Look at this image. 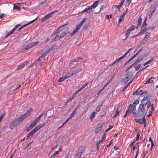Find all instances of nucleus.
<instances>
[{
	"instance_id": "f257e3e1",
	"label": "nucleus",
	"mask_w": 158,
	"mask_h": 158,
	"mask_svg": "<svg viewBox=\"0 0 158 158\" xmlns=\"http://www.w3.org/2000/svg\"><path fill=\"white\" fill-rule=\"evenodd\" d=\"M32 111V109H30L25 114L22 115L19 117L15 119L10 124V128L11 129H13L21 123L24 119L28 116L30 113Z\"/></svg>"
},
{
	"instance_id": "f03ea898",
	"label": "nucleus",
	"mask_w": 158,
	"mask_h": 158,
	"mask_svg": "<svg viewBox=\"0 0 158 158\" xmlns=\"http://www.w3.org/2000/svg\"><path fill=\"white\" fill-rule=\"evenodd\" d=\"M61 27H60L56 31L57 33L54 39V41H56L60 38L64 37L67 33L68 31L67 28L64 27L61 29Z\"/></svg>"
},
{
	"instance_id": "7ed1b4c3",
	"label": "nucleus",
	"mask_w": 158,
	"mask_h": 158,
	"mask_svg": "<svg viewBox=\"0 0 158 158\" xmlns=\"http://www.w3.org/2000/svg\"><path fill=\"white\" fill-rule=\"evenodd\" d=\"M150 96L149 94L145 95L143 99L141 101L142 104L145 106L147 105V108H149L151 106V102L150 101Z\"/></svg>"
},
{
	"instance_id": "20e7f679",
	"label": "nucleus",
	"mask_w": 158,
	"mask_h": 158,
	"mask_svg": "<svg viewBox=\"0 0 158 158\" xmlns=\"http://www.w3.org/2000/svg\"><path fill=\"white\" fill-rule=\"evenodd\" d=\"M144 106H145L142 104L139 105L137 111V112L139 115L140 116L144 115H146L147 113L148 110V109L146 110V109L145 110Z\"/></svg>"
},
{
	"instance_id": "39448f33",
	"label": "nucleus",
	"mask_w": 158,
	"mask_h": 158,
	"mask_svg": "<svg viewBox=\"0 0 158 158\" xmlns=\"http://www.w3.org/2000/svg\"><path fill=\"white\" fill-rule=\"evenodd\" d=\"M132 74L133 73L132 72H127L125 74L122 79V82L125 84L127 83L132 77Z\"/></svg>"
},
{
	"instance_id": "423d86ee",
	"label": "nucleus",
	"mask_w": 158,
	"mask_h": 158,
	"mask_svg": "<svg viewBox=\"0 0 158 158\" xmlns=\"http://www.w3.org/2000/svg\"><path fill=\"white\" fill-rule=\"evenodd\" d=\"M39 43V41H37L36 42H31L27 45H24L22 49L24 50H28L37 45Z\"/></svg>"
},
{
	"instance_id": "0eeeda50",
	"label": "nucleus",
	"mask_w": 158,
	"mask_h": 158,
	"mask_svg": "<svg viewBox=\"0 0 158 158\" xmlns=\"http://www.w3.org/2000/svg\"><path fill=\"white\" fill-rule=\"evenodd\" d=\"M100 1V0L96 1H95L93 5L89 6L88 7V8H86L85 9H87V12L90 13L92 10V8L94 9L96 8L98 5V3Z\"/></svg>"
},
{
	"instance_id": "6e6552de",
	"label": "nucleus",
	"mask_w": 158,
	"mask_h": 158,
	"mask_svg": "<svg viewBox=\"0 0 158 158\" xmlns=\"http://www.w3.org/2000/svg\"><path fill=\"white\" fill-rule=\"evenodd\" d=\"M104 124V122H100L98 123L95 130V132L96 134L99 132L103 127Z\"/></svg>"
},
{
	"instance_id": "1a4fd4ad",
	"label": "nucleus",
	"mask_w": 158,
	"mask_h": 158,
	"mask_svg": "<svg viewBox=\"0 0 158 158\" xmlns=\"http://www.w3.org/2000/svg\"><path fill=\"white\" fill-rule=\"evenodd\" d=\"M56 11H54L46 15L45 16L43 17L42 19V22L45 21L46 20L52 17L53 14L56 12Z\"/></svg>"
},
{
	"instance_id": "9d476101",
	"label": "nucleus",
	"mask_w": 158,
	"mask_h": 158,
	"mask_svg": "<svg viewBox=\"0 0 158 158\" xmlns=\"http://www.w3.org/2000/svg\"><path fill=\"white\" fill-rule=\"evenodd\" d=\"M147 93V92L145 91H143L142 90H138V89L134 92L132 94L133 95L136 94V95H142L146 94Z\"/></svg>"
},
{
	"instance_id": "9b49d317",
	"label": "nucleus",
	"mask_w": 158,
	"mask_h": 158,
	"mask_svg": "<svg viewBox=\"0 0 158 158\" xmlns=\"http://www.w3.org/2000/svg\"><path fill=\"white\" fill-rule=\"evenodd\" d=\"M136 110V108L135 106L132 107L131 104H130L128 107V111L129 112L133 114H135L136 113L135 111Z\"/></svg>"
},
{
	"instance_id": "f8f14e48",
	"label": "nucleus",
	"mask_w": 158,
	"mask_h": 158,
	"mask_svg": "<svg viewBox=\"0 0 158 158\" xmlns=\"http://www.w3.org/2000/svg\"><path fill=\"white\" fill-rule=\"evenodd\" d=\"M135 26L133 24H131L128 29L127 31L126 36V38L125 39H127V35L130 33V32L133 30L135 29Z\"/></svg>"
},
{
	"instance_id": "ddd939ff",
	"label": "nucleus",
	"mask_w": 158,
	"mask_h": 158,
	"mask_svg": "<svg viewBox=\"0 0 158 158\" xmlns=\"http://www.w3.org/2000/svg\"><path fill=\"white\" fill-rule=\"evenodd\" d=\"M37 123L34 120H33L32 123L27 128L26 131H30L33 128L35 127Z\"/></svg>"
},
{
	"instance_id": "4468645a",
	"label": "nucleus",
	"mask_w": 158,
	"mask_h": 158,
	"mask_svg": "<svg viewBox=\"0 0 158 158\" xmlns=\"http://www.w3.org/2000/svg\"><path fill=\"white\" fill-rule=\"evenodd\" d=\"M143 59V57H140L138 58L136 60V61H135V62L134 63H133L131 65H130V66L128 68V69L131 68L133 66L135 65H136L138 63H139Z\"/></svg>"
},
{
	"instance_id": "2eb2a0df",
	"label": "nucleus",
	"mask_w": 158,
	"mask_h": 158,
	"mask_svg": "<svg viewBox=\"0 0 158 158\" xmlns=\"http://www.w3.org/2000/svg\"><path fill=\"white\" fill-rule=\"evenodd\" d=\"M28 63L27 61H25L23 63L19 65L16 69V70H18L21 69L23 68Z\"/></svg>"
},
{
	"instance_id": "dca6fc26",
	"label": "nucleus",
	"mask_w": 158,
	"mask_h": 158,
	"mask_svg": "<svg viewBox=\"0 0 158 158\" xmlns=\"http://www.w3.org/2000/svg\"><path fill=\"white\" fill-rule=\"evenodd\" d=\"M79 59V58H77L76 59L72 60L69 62L70 66L73 67L74 66V65L76 64H74V63L78 61Z\"/></svg>"
},
{
	"instance_id": "f3484780",
	"label": "nucleus",
	"mask_w": 158,
	"mask_h": 158,
	"mask_svg": "<svg viewBox=\"0 0 158 158\" xmlns=\"http://www.w3.org/2000/svg\"><path fill=\"white\" fill-rule=\"evenodd\" d=\"M136 121L139 123H146V120L145 117H143L142 119H138L136 120Z\"/></svg>"
},
{
	"instance_id": "a211bd4d",
	"label": "nucleus",
	"mask_w": 158,
	"mask_h": 158,
	"mask_svg": "<svg viewBox=\"0 0 158 158\" xmlns=\"http://www.w3.org/2000/svg\"><path fill=\"white\" fill-rule=\"evenodd\" d=\"M84 151V149H83L82 150H79L78 152V153L76 155L75 158H80L81 157V155L83 152Z\"/></svg>"
},
{
	"instance_id": "6ab92c4d",
	"label": "nucleus",
	"mask_w": 158,
	"mask_h": 158,
	"mask_svg": "<svg viewBox=\"0 0 158 158\" xmlns=\"http://www.w3.org/2000/svg\"><path fill=\"white\" fill-rule=\"evenodd\" d=\"M36 19H37V18H36L35 19H34L33 20H32V21H31L30 22H29L27 23V24H26L24 25H23V26H22L20 28H19V30H18L19 31H20L22 29V28H23V27H26L29 24H31V23H32Z\"/></svg>"
},
{
	"instance_id": "aec40b11",
	"label": "nucleus",
	"mask_w": 158,
	"mask_h": 158,
	"mask_svg": "<svg viewBox=\"0 0 158 158\" xmlns=\"http://www.w3.org/2000/svg\"><path fill=\"white\" fill-rule=\"evenodd\" d=\"M126 56L124 55V54L122 56L120 57L119 58H118V59H116L114 60V62H113V64H114L120 61L121 59H122L124 57H125Z\"/></svg>"
},
{
	"instance_id": "412c9836",
	"label": "nucleus",
	"mask_w": 158,
	"mask_h": 158,
	"mask_svg": "<svg viewBox=\"0 0 158 158\" xmlns=\"http://www.w3.org/2000/svg\"><path fill=\"white\" fill-rule=\"evenodd\" d=\"M142 20V19L141 18V16H140L138 19V23L137 24V26L136 27V28L137 29L139 28L141 25Z\"/></svg>"
},
{
	"instance_id": "4be33fe9",
	"label": "nucleus",
	"mask_w": 158,
	"mask_h": 158,
	"mask_svg": "<svg viewBox=\"0 0 158 158\" xmlns=\"http://www.w3.org/2000/svg\"><path fill=\"white\" fill-rule=\"evenodd\" d=\"M140 50H139L132 57H131L126 63V64H127L130 61L132 60L133 59H134L136 57V56L139 54V53L140 52Z\"/></svg>"
},
{
	"instance_id": "5701e85b",
	"label": "nucleus",
	"mask_w": 158,
	"mask_h": 158,
	"mask_svg": "<svg viewBox=\"0 0 158 158\" xmlns=\"http://www.w3.org/2000/svg\"><path fill=\"white\" fill-rule=\"evenodd\" d=\"M88 85V83H86L85 84L83 85L82 87L79 89H78L77 90L76 92V94L78 93L79 91L81 90L82 89L85 88Z\"/></svg>"
},
{
	"instance_id": "b1692460",
	"label": "nucleus",
	"mask_w": 158,
	"mask_h": 158,
	"mask_svg": "<svg viewBox=\"0 0 158 158\" xmlns=\"http://www.w3.org/2000/svg\"><path fill=\"white\" fill-rule=\"evenodd\" d=\"M119 108H120V106H118L117 109L116 110V112L113 115L114 117L115 118L119 114L120 111L119 110Z\"/></svg>"
},
{
	"instance_id": "393cba45",
	"label": "nucleus",
	"mask_w": 158,
	"mask_h": 158,
	"mask_svg": "<svg viewBox=\"0 0 158 158\" xmlns=\"http://www.w3.org/2000/svg\"><path fill=\"white\" fill-rule=\"evenodd\" d=\"M16 29L14 27V28L11 30V31H10L8 34H7L5 36L6 37H8V36H10V35H11V34L13 33L16 30Z\"/></svg>"
},
{
	"instance_id": "a878e982",
	"label": "nucleus",
	"mask_w": 158,
	"mask_h": 158,
	"mask_svg": "<svg viewBox=\"0 0 158 158\" xmlns=\"http://www.w3.org/2000/svg\"><path fill=\"white\" fill-rule=\"evenodd\" d=\"M16 29L14 27V28L11 30V31H10L8 34H7L5 36L6 37H8V36H10V35H11V34L13 33L16 30Z\"/></svg>"
},
{
	"instance_id": "bb28decb",
	"label": "nucleus",
	"mask_w": 158,
	"mask_h": 158,
	"mask_svg": "<svg viewBox=\"0 0 158 158\" xmlns=\"http://www.w3.org/2000/svg\"><path fill=\"white\" fill-rule=\"evenodd\" d=\"M146 20H147V18H146L145 19V20H144L143 23L141 27V29H143V28L146 29L145 28L147 25V24L146 23Z\"/></svg>"
},
{
	"instance_id": "cd10ccee",
	"label": "nucleus",
	"mask_w": 158,
	"mask_h": 158,
	"mask_svg": "<svg viewBox=\"0 0 158 158\" xmlns=\"http://www.w3.org/2000/svg\"><path fill=\"white\" fill-rule=\"evenodd\" d=\"M81 69H76L72 73H71V75H72L73 76V75L76 74L78 72H81Z\"/></svg>"
},
{
	"instance_id": "c85d7f7f",
	"label": "nucleus",
	"mask_w": 158,
	"mask_h": 158,
	"mask_svg": "<svg viewBox=\"0 0 158 158\" xmlns=\"http://www.w3.org/2000/svg\"><path fill=\"white\" fill-rule=\"evenodd\" d=\"M21 3H16L14 4V9H19L20 6H21Z\"/></svg>"
},
{
	"instance_id": "c756f323",
	"label": "nucleus",
	"mask_w": 158,
	"mask_h": 158,
	"mask_svg": "<svg viewBox=\"0 0 158 158\" xmlns=\"http://www.w3.org/2000/svg\"><path fill=\"white\" fill-rule=\"evenodd\" d=\"M141 65V64L139 63H138L136 65H134L135 70L137 71L138 70Z\"/></svg>"
},
{
	"instance_id": "7c9ffc66",
	"label": "nucleus",
	"mask_w": 158,
	"mask_h": 158,
	"mask_svg": "<svg viewBox=\"0 0 158 158\" xmlns=\"http://www.w3.org/2000/svg\"><path fill=\"white\" fill-rule=\"evenodd\" d=\"M124 17V15H123L120 16L118 19V23H120L123 19Z\"/></svg>"
},
{
	"instance_id": "2f4dec72",
	"label": "nucleus",
	"mask_w": 158,
	"mask_h": 158,
	"mask_svg": "<svg viewBox=\"0 0 158 158\" xmlns=\"http://www.w3.org/2000/svg\"><path fill=\"white\" fill-rule=\"evenodd\" d=\"M35 132L33 130L31 131L28 134L27 139H28L29 138L32 136L34 133Z\"/></svg>"
},
{
	"instance_id": "473e14b6",
	"label": "nucleus",
	"mask_w": 158,
	"mask_h": 158,
	"mask_svg": "<svg viewBox=\"0 0 158 158\" xmlns=\"http://www.w3.org/2000/svg\"><path fill=\"white\" fill-rule=\"evenodd\" d=\"M147 29H148V28L141 29L140 31L139 32V34H138L137 35H141L142 34H143L144 33V32L146 31V30H147Z\"/></svg>"
},
{
	"instance_id": "72a5a7b5",
	"label": "nucleus",
	"mask_w": 158,
	"mask_h": 158,
	"mask_svg": "<svg viewBox=\"0 0 158 158\" xmlns=\"http://www.w3.org/2000/svg\"><path fill=\"white\" fill-rule=\"evenodd\" d=\"M139 101L138 100L136 99L134 100V102L133 103L132 105L133 106L135 107L139 103Z\"/></svg>"
},
{
	"instance_id": "f704fd0d",
	"label": "nucleus",
	"mask_w": 158,
	"mask_h": 158,
	"mask_svg": "<svg viewBox=\"0 0 158 158\" xmlns=\"http://www.w3.org/2000/svg\"><path fill=\"white\" fill-rule=\"evenodd\" d=\"M95 114L96 112H93L90 115L89 118L91 119V121L92 120L93 118L94 117Z\"/></svg>"
},
{
	"instance_id": "c9c22d12",
	"label": "nucleus",
	"mask_w": 158,
	"mask_h": 158,
	"mask_svg": "<svg viewBox=\"0 0 158 158\" xmlns=\"http://www.w3.org/2000/svg\"><path fill=\"white\" fill-rule=\"evenodd\" d=\"M40 128L38 126H37L35 127L32 130L35 133L36 132L38 131L40 129Z\"/></svg>"
},
{
	"instance_id": "e433bc0d",
	"label": "nucleus",
	"mask_w": 158,
	"mask_h": 158,
	"mask_svg": "<svg viewBox=\"0 0 158 158\" xmlns=\"http://www.w3.org/2000/svg\"><path fill=\"white\" fill-rule=\"evenodd\" d=\"M76 94V92L74 94H73L69 98V100L67 101L68 102L71 101L72 99L76 95V94Z\"/></svg>"
},
{
	"instance_id": "4c0bfd02",
	"label": "nucleus",
	"mask_w": 158,
	"mask_h": 158,
	"mask_svg": "<svg viewBox=\"0 0 158 158\" xmlns=\"http://www.w3.org/2000/svg\"><path fill=\"white\" fill-rule=\"evenodd\" d=\"M102 104H100L96 108V111L97 112H99L100 110V108L102 107Z\"/></svg>"
},
{
	"instance_id": "58836bf2",
	"label": "nucleus",
	"mask_w": 158,
	"mask_h": 158,
	"mask_svg": "<svg viewBox=\"0 0 158 158\" xmlns=\"http://www.w3.org/2000/svg\"><path fill=\"white\" fill-rule=\"evenodd\" d=\"M43 115V114H40L34 120L36 122L38 123L40 119V118L42 117Z\"/></svg>"
},
{
	"instance_id": "ea45409f",
	"label": "nucleus",
	"mask_w": 158,
	"mask_h": 158,
	"mask_svg": "<svg viewBox=\"0 0 158 158\" xmlns=\"http://www.w3.org/2000/svg\"><path fill=\"white\" fill-rule=\"evenodd\" d=\"M155 79L154 77H151L149 79H148L146 81L145 84H147L149 83H151V80L152 79Z\"/></svg>"
},
{
	"instance_id": "a19ab883",
	"label": "nucleus",
	"mask_w": 158,
	"mask_h": 158,
	"mask_svg": "<svg viewBox=\"0 0 158 158\" xmlns=\"http://www.w3.org/2000/svg\"><path fill=\"white\" fill-rule=\"evenodd\" d=\"M105 18L108 19L109 20H110V19H111L112 18V15H105Z\"/></svg>"
},
{
	"instance_id": "79ce46f5",
	"label": "nucleus",
	"mask_w": 158,
	"mask_h": 158,
	"mask_svg": "<svg viewBox=\"0 0 158 158\" xmlns=\"http://www.w3.org/2000/svg\"><path fill=\"white\" fill-rule=\"evenodd\" d=\"M52 50V48H50L48 49L47 50L44 52V53L46 55L50 51Z\"/></svg>"
},
{
	"instance_id": "37998d69",
	"label": "nucleus",
	"mask_w": 158,
	"mask_h": 158,
	"mask_svg": "<svg viewBox=\"0 0 158 158\" xmlns=\"http://www.w3.org/2000/svg\"><path fill=\"white\" fill-rule=\"evenodd\" d=\"M65 79H66L64 77H61L59 79L58 81L59 82H62L64 81Z\"/></svg>"
},
{
	"instance_id": "c03bdc74",
	"label": "nucleus",
	"mask_w": 158,
	"mask_h": 158,
	"mask_svg": "<svg viewBox=\"0 0 158 158\" xmlns=\"http://www.w3.org/2000/svg\"><path fill=\"white\" fill-rule=\"evenodd\" d=\"M72 76V75H71V73H69V74H65L64 77L65 78V79H67L69 77H71Z\"/></svg>"
},
{
	"instance_id": "a18cd8bd",
	"label": "nucleus",
	"mask_w": 158,
	"mask_h": 158,
	"mask_svg": "<svg viewBox=\"0 0 158 158\" xmlns=\"http://www.w3.org/2000/svg\"><path fill=\"white\" fill-rule=\"evenodd\" d=\"M148 41V37H144L143 39V43H146Z\"/></svg>"
},
{
	"instance_id": "49530a36",
	"label": "nucleus",
	"mask_w": 158,
	"mask_h": 158,
	"mask_svg": "<svg viewBox=\"0 0 158 158\" xmlns=\"http://www.w3.org/2000/svg\"><path fill=\"white\" fill-rule=\"evenodd\" d=\"M86 19V18L84 19L81 21V22L79 24L80 25V26H81L83 24L84 22H85Z\"/></svg>"
},
{
	"instance_id": "de8ad7c7",
	"label": "nucleus",
	"mask_w": 158,
	"mask_h": 158,
	"mask_svg": "<svg viewBox=\"0 0 158 158\" xmlns=\"http://www.w3.org/2000/svg\"><path fill=\"white\" fill-rule=\"evenodd\" d=\"M81 26H80V25L78 24L77 25L76 27V28L75 29V30L77 31H78L80 29L81 27Z\"/></svg>"
},
{
	"instance_id": "09e8293b",
	"label": "nucleus",
	"mask_w": 158,
	"mask_h": 158,
	"mask_svg": "<svg viewBox=\"0 0 158 158\" xmlns=\"http://www.w3.org/2000/svg\"><path fill=\"white\" fill-rule=\"evenodd\" d=\"M130 3H131V1H129V0H127L126 4L125 5V7H128L129 6Z\"/></svg>"
},
{
	"instance_id": "8fccbe9b",
	"label": "nucleus",
	"mask_w": 158,
	"mask_h": 158,
	"mask_svg": "<svg viewBox=\"0 0 158 158\" xmlns=\"http://www.w3.org/2000/svg\"><path fill=\"white\" fill-rule=\"evenodd\" d=\"M114 6L115 8H118V10L119 11L120 10V9L121 8V5H115V6Z\"/></svg>"
},
{
	"instance_id": "3c124183",
	"label": "nucleus",
	"mask_w": 158,
	"mask_h": 158,
	"mask_svg": "<svg viewBox=\"0 0 158 158\" xmlns=\"http://www.w3.org/2000/svg\"><path fill=\"white\" fill-rule=\"evenodd\" d=\"M45 125V123H43L41 124H40L37 125V126H39V127L40 128V129H41V128H42Z\"/></svg>"
},
{
	"instance_id": "603ef678",
	"label": "nucleus",
	"mask_w": 158,
	"mask_h": 158,
	"mask_svg": "<svg viewBox=\"0 0 158 158\" xmlns=\"http://www.w3.org/2000/svg\"><path fill=\"white\" fill-rule=\"evenodd\" d=\"M156 10V9L155 8H152L150 10V13L153 14L154 13V12L155 10Z\"/></svg>"
},
{
	"instance_id": "864d4df0",
	"label": "nucleus",
	"mask_w": 158,
	"mask_h": 158,
	"mask_svg": "<svg viewBox=\"0 0 158 158\" xmlns=\"http://www.w3.org/2000/svg\"><path fill=\"white\" fill-rule=\"evenodd\" d=\"M113 127V126H111V125H109V128L105 131V132H107L110 129H112Z\"/></svg>"
},
{
	"instance_id": "5fc2aeb1",
	"label": "nucleus",
	"mask_w": 158,
	"mask_h": 158,
	"mask_svg": "<svg viewBox=\"0 0 158 158\" xmlns=\"http://www.w3.org/2000/svg\"><path fill=\"white\" fill-rule=\"evenodd\" d=\"M77 109V108H76L75 110L73 111V112L72 113L71 115L73 117L76 114V113L75 112L76 110Z\"/></svg>"
},
{
	"instance_id": "6e6d98bb",
	"label": "nucleus",
	"mask_w": 158,
	"mask_h": 158,
	"mask_svg": "<svg viewBox=\"0 0 158 158\" xmlns=\"http://www.w3.org/2000/svg\"><path fill=\"white\" fill-rule=\"evenodd\" d=\"M153 60V58H151L149 60H148L146 62L147 64H149V63H150Z\"/></svg>"
},
{
	"instance_id": "4d7b16f0",
	"label": "nucleus",
	"mask_w": 158,
	"mask_h": 158,
	"mask_svg": "<svg viewBox=\"0 0 158 158\" xmlns=\"http://www.w3.org/2000/svg\"><path fill=\"white\" fill-rule=\"evenodd\" d=\"M106 135L105 134H103L102 136V139H101L103 141V140H104L106 139Z\"/></svg>"
},
{
	"instance_id": "13d9d810",
	"label": "nucleus",
	"mask_w": 158,
	"mask_h": 158,
	"mask_svg": "<svg viewBox=\"0 0 158 158\" xmlns=\"http://www.w3.org/2000/svg\"><path fill=\"white\" fill-rule=\"evenodd\" d=\"M132 49V48H130L124 54V55L126 56L127 54H128L130 51H131Z\"/></svg>"
},
{
	"instance_id": "bf43d9fd",
	"label": "nucleus",
	"mask_w": 158,
	"mask_h": 158,
	"mask_svg": "<svg viewBox=\"0 0 158 158\" xmlns=\"http://www.w3.org/2000/svg\"><path fill=\"white\" fill-rule=\"evenodd\" d=\"M40 57H39V58L38 59L35 60V63L36 64L38 63L40 60Z\"/></svg>"
},
{
	"instance_id": "052dcab7",
	"label": "nucleus",
	"mask_w": 158,
	"mask_h": 158,
	"mask_svg": "<svg viewBox=\"0 0 158 158\" xmlns=\"http://www.w3.org/2000/svg\"><path fill=\"white\" fill-rule=\"evenodd\" d=\"M46 55L44 52L41 55V56L40 57V58H43Z\"/></svg>"
},
{
	"instance_id": "680f3d73",
	"label": "nucleus",
	"mask_w": 158,
	"mask_h": 158,
	"mask_svg": "<svg viewBox=\"0 0 158 158\" xmlns=\"http://www.w3.org/2000/svg\"><path fill=\"white\" fill-rule=\"evenodd\" d=\"M112 143V140H111L110 142L108 144L106 145V147L107 148L109 147Z\"/></svg>"
},
{
	"instance_id": "e2e57ef3",
	"label": "nucleus",
	"mask_w": 158,
	"mask_h": 158,
	"mask_svg": "<svg viewBox=\"0 0 158 158\" xmlns=\"http://www.w3.org/2000/svg\"><path fill=\"white\" fill-rule=\"evenodd\" d=\"M139 134H137L136 140H139Z\"/></svg>"
},
{
	"instance_id": "0e129e2a",
	"label": "nucleus",
	"mask_w": 158,
	"mask_h": 158,
	"mask_svg": "<svg viewBox=\"0 0 158 158\" xmlns=\"http://www.w3.org/2000/svg\"><path fill=\"white\" fill-rule=\"evenodd\" d=\"M77 31L75 29L71 33V35H74L76 32H77Z\"/></svg>"
},
{
	"instance_id": "69168bd1",
	"label": "nucleus",
	"mask_w": 158,
	"mask_h": 158,
	"mask_svg": "<svg viewBox=\"0 0 158 158\" xmlns=\"http://www.w3.org/2000/svg\"><path fill=\"white\" fill-rule=\"evenodd\" d=\"M127 87L126 85L122 89V91L123 92Z\"/></svg>"
},
{
	"instance_id": "338daca9",
	"label": "nucleus",
	"mask_w": 158,
	"mask_h": 158,
	"mask_svg": "<svg viewBox=\"0 0 158 158\" xmlns=\"http://www.w3.org/2000/svg\"><path fill=\"white\" fill-rule=\"evenodd\" d=\"M150 33L147 32L145 34V37H148V38L149 37Z\"/></svg>"
},
{
	"instance_id": "774afa93",
	"label": "nucleus",
	"mask_w": 158,
	"mask_h": 158,
	"mask_svg": "<svg viewBox=\"0 0 158 158\" xmlns=\"http://www.w3.org/2000/svg\"><path fill=\"white\" fill-rule=\"evenodd\" d=\"M21 26L20 24H19L16 25L14 27L16 29L19 26Z\"/></svg>"
}]
</instances>
